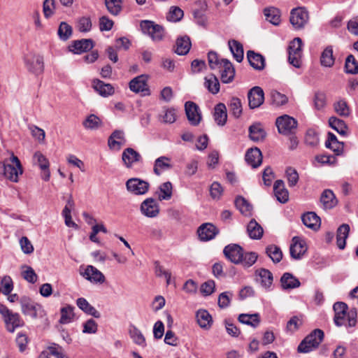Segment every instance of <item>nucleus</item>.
Masks as SVG:
<instances>
[{
  "instance_id": "nucleus-47",
  "label": "nucleus",
  "mask_w": 358,
  "mask_h": 358,
  "mask_svg": "<svg viewBox=\"0 0 358 358\" xmlns=\"http://www.w3.org/2000/svg\"><path fill=\"white\" fill-rule=\"evenodd\" d=\"M204 85L208 90L213 94L218 93L220 91V83L218 79L213 74L205 78Z\"/></svg>"
},
{
  "instance_id": "nucleus-18",
  "label": "nucleus",
  "mask_w": 358,
  "mask_h": 358,
  "mask_svg": "<svg viewBox=\"0 0 358 358\" xmlns=\"http://www.w3.org/2000/svg\"><path fill=\"white\" fill-rule=\"evenodd\" d=\"M86 280L93 283H103L105 281L103 274L96 267L88 265L84 271L80 272Z\"/></svg>"
},
{
  "instance_id": "nucleus-42",
  "label": "nucleus",
  "mask_w": 358,
  "mask_h": 358,
  "mask_svg": "<svg viewBox=\"0 0 358 358\" xmlns=\"http://www.w3.org/2000/svg\"><path fill=\"white\" fill-rule=\"evenodd\" d=\"M159 201L169 200L173 194V186L171 182L162 183L157 192Z\"/></svg>"
},
{
  "instance_id": "nucleus-61",
  "label": "nucleus",
  "mask_w": 358,
  "mask_h": 358,
  "mask_svg": "<svg viewBox=\"0 0 358 358\" xmlns=\"http://www.w3.org/2000/svg\"><path fill=\"white\" fill-rule=\"evenodd\" d=\"M92 21L90 17L83 16L78 20V29L80 32H88L92 29Z\"/></svg>"
},
{
  "instance_id": "nucleus-54",
  "label": "nucleus",
  "mask_w": 358,
  "mask_h": 358,
  "mask_svg": "<svg viewBox=\"0 0 358 358\" xmlns=\"http://www.w3.org/2000/svg\"><path fill=\"white\" fill-rule=\"evenodd\" d=\"M122 0H105V4L108 11L113 15H117L122 10Z\"/></svg>"
},
{
  "instance_id": "nucleus-3",
  "label": "nucleus",
  "mask_w": 358,
  "mask_h": 358,
  "mask_svg": "<svg viewBox=\"0 0 358 358\" xmlns=\"http://www.w3.org/2000/svg\"><path fill=\"white\" fill-rule=\"evenodd\" d=\"M0 314L9 332H14L17 328L24 326V322L20 315L10 310L6 306L0 304Z\"/></svg>"
},
{
  "instance_id": "nucleus-33",
  "label": "nucleus",
  "mask_w": 358,
  "mask_h": 358,
  "mask_svg": "<svg viewBox=\"0 0 358 358\" xmlns=\"http://www.w3.org/2000/svg\"><path fill=\"white\" fill-rule=\"evenodd\" d=\"M280 283L283 289H291L299 287L301 285L298 278L290 273H285L281 278Z\"/></svg>"
},
{
  "instance_id": "nucleus-52",
  "label": "nucleus",
  "mask_w": 358,
  "mask_h": 358,
  "mask_svg": "<svg viewBox=\"0 0 358 358\" xmlns=\"http://www.w3.org/2000/svg\"><path fill=\"white\" fill-rule=\"evenodd\" d=\"M101 124V120L94 114H91L87 116L85 121L83 122V125L85 129L91 130L98 129Z\"/></svg>"
},
{
  "instance_id": "nucleus-29",
  "label": "nucleus",
  "mask_w": 358,
  "mask_h": 358,
  "mask_svg": "<svg viewBox=\"0 0 358 358\" xmlns=\"http://www.w3.org/2000/svg\"><path fill=\"white\" fill-rule=\"evenodd\" d=\"M247 58L251 66L255 69L261 71L264 69L265 59L262 55L249 50L247 52Z\"/></svg>"
},
{
  "instance_id": "nucleus-2",
  "label": "nucleus",
  "mask_w": 358,
  "mask_h": 358,
  "mask_svg": "<svg viewBox=\"0 0 358 358\" xmlns=\"http://www.w3.org/2000/svg\"><path fill=\"white\" fill-rule=\"evenodd\" d=\"M324 338V332L321 329H316L308 335L299 345L298 352L308 353L317 348Z\"/></svg>"
},
{
  "instance_id": "nucleus-26",
  "label": "nucleus",
  "mask_w": 358,
  "mask_h": 358,
  "mask_svg": "<svg viewBox=\"0 0 358 358\" xmlns=\"http://www.w3.org/2000/svg\"><path fill=\"white\" fill-rule=\"evenodd\" d=\"M196 318L201 329H209L213 325V317L206 310H199L196 313Z\"/></svg>"
},
{
  "instance_id": "nucleus-62",
  "label": "nucleus",
  "mask_w": 358,
  "mask_h": 358,
  "mask_svg": "<svg viewBox=\"0 0 358 358\" xmlns=\"http://www.w3.org/2000/svg\"><path fill=\"white\" fill-rule=\"evenodd\" d=\"M288 185L289 187H294L299 181V174L296 170L292 167H288L285 171Z\"/></svg>"
},
{
  "instance_id": "nucleus-14",
  "label": "nucleus",
  "mask_w": 358,
  "mask_h": 358,
  "mask_svg": "<svg viewBox=\"0 0 358 358\" xmlns=\"http://www.w3.org/2000/svg\"><path fill=\"white\" fill-rule=\"evenodd\" d=\"M148 76L145 74L136 76L129 83L130 90L135 93H142L143 95L149 94L148 87Z\"/></svg>"
},
{
  "instance_id": "nucleus-5",
  "label": "nucleus",
  "mask_w": 358,
  "mask_h": 358,
  "mask_svg": "<svg viewBox=\"0 0 358 358\" xmlns=\"http://www.w3.org/2000/svg\"><path fill=\"white\" fill-rule=\"evenodd\" d=\"M308 20V13L304 8L299 7L291 10L289 21L295 29L303 28Z\"/></svg>"
},
{
  "instance_id": "nucleus-41",
  "label": "nucleus",
  "mask_w": 358,
  "mask_h": 358,
  "mask_svg": "<svg viewBox=\"0 0 358 358\" xmlns=\"http://www.w3.org/2000/svg\"><path fill=\"white\" fill-rule=\"evenodd\" d=\"M266 20L274 25H278L280 22V12L274 7L266 8L264 10Z\"/></svg>"
},
{
  "instance_id": "nucleus-8",
  "label": "nucleus",
  "mask_w": 358,
  "mask_h": 358,
  "mask_svg": "<svg viewBox=\"0 0 358 358\" xmlns=\"http://www.w3.org/2000/svg\"><path fill=\"white\" fill-rule=\"evenodd\" d=\"M275 124L279 133L288 135L296 129L297 122L294 118L284 115L276 119Z\"/></svg>"
},
{
  "instance_id": "nucleus-10",
  "label": "nucleus",
  "mask_w": 358,
  "mask_h": 358,
  "mask_svg": "<svg viewBox=\"0 0 358 358\" xmlns=\"http://www.w3.org/2000/svg\"><path fill=\"white\" fill-rule=\"evenodd\" d=\"M185 110L189 123L193 126L198 125L201 120V114L199 106L192 101H187L185 104Z\"/></svg>"
},
{
  "instance_id": "nucleus-44",
  "label": "nucleus",
  "mask_w": 358,
  "mask_h": 358,
  "mask_svg": "<svg viewBox=\"0 0 358 358\" xmlns=\"http://www.w3.org/2000/svg\"><path fill=\"white\" fill-rule=\"evenodd\" d=\"M129 334L133 341L140 345L145 346V338L141 331L134 324L129 327Z\"/></svg>"
},
{
  "instance_id": "nucleus-36",
  "label": "nucleus",
  "mask_w": 358,
  "mask_h": 358,
  "mask_svg": "<svg viewBox=\"0 0 358 358\" xmlns=\"http://www.w3.org/2000/svg\"><path fill=\"white\" fill-rule=\"evenodd\" d=\"M191 48V41L188 36H182L177 39L175 52L179 55L187 54Z\"/></svg>"
},
{
  "instance_id": "nucleus-51",
  "label": "nucleus",
  "mask_w": 358,
  "mask_h": 358,
  "mask_svg": "<svg viewBox=\"0 0 358 358\" xmlns=\"http://www.w3.org/2000/svg\"><path fill=\"white\" fill-rule=\"evenodd\" d=\"M229 111L236 118H238L242 114V104L238 98L233 97L229 103Z\"/></svg>"
},
{
  "instance_id": "nucleus-31",
  "label": "nucleus",
  "mask_w": 358,
  "mask_h": 358,
  "mask_svg": "<svg viewBox=\"0 0 358 358\" xmlns=\"http://www.w3.org/2000/svg\"><path fill=\"white\" fill-rule=\"evenodd\" d=\"M247 233L250 238L259 240L263 236L264 229L255 219H252L247 225Z\"/></svg>"
},
{
  "instance_id": "nucleus-46",
  "label": "nucleus",
  "mask_w": 358,
  "mask_h": 358,
  "mask_svg": "<svg viewBox=\"0 0 358 358\" xmlns=\"http://www.w3.org/2000/svg\"><path fill=\"white\" fill-rule=\"evenodd\" d=\"M235 205L243 215H251L252 206L245 198L238 196L235 200Z\"/></svg>"
},
{
  "instance_id": "nucleus-30",
  "label": "nucleus",
  "mask_w": 358,
  "mask_h": 358,
  "mask_svg": "<svg viewBox=\"0 0 358 358\" xmlns=\"http://www.w3.org/2000/svg\"><path fill=\"white\" fill-rule=\"evenodd\" d=\"M320 201L324 209H331L338 203V200L335 194L330 189L323 191L320 197Z\"/></svg>"
},
{
  "instance_id": "nucleus-53",
  "label": "nucleus",
  "mask_w": 358,
  "mask_h": 358,
  "mask_svg": "<svg viewBox=\"0 0 358 358\" xmlns=\"http://www.w3.org/2000/svg\"><path fill=\"white\" fill-rule=\"evenodd\" d=\"M21 269L22 276L27 282L34 284L37 281L38 275L31 266L23 265L22 266Z\"/></svg>"
},
{
  "instance_id": "nucleus-11",
  "label": "nucleus",
  "mask_w": 358,
  "mask_h": 358,
  "mask_svg": "<svg viewBox=\"0 0 358 358\" xmlns=\"http://www.w3.org/2000/svg\"><path fill=\"white\" fill-rule=\"evenodd\" d=\"M224 256L234 264H240L243 259V249L238 244H229L224 247Z\"/></svg>"
},
{
  "instance_id": "nucleus-19",
  "label": "nucleus",
  "mask_w": 358,
  "mask_h": 358,
  "mask_svg": "<svg viewBox=\"0 0 358 358\" xmlns=\"http://www.w3.org/2000/svg\"><path fill=\"white\" fill-rule=\"evenodd\" d=\"M122 159L127 168H131L135 163L142 162V157L134 149L127 148L124 150L122 154Z\"/></svg>"
},
{
  "instance_id": "nucleus-27",
  "label": "nucleus",
  "mask_w": 358,
  "mask_h": 358,
  "mask_svg": "<svg viewBox=\"0 0 358 358\" xmlns=\"http://www.w3.org/2000/svg\"><path fill=\"white\" fill-rule=\"evenodd\" d=\"M92 87L101 96L106 97L113 95L115 92L114 88L110 84L105 83L99 79L93 80Z\"/></svg>"
},
{
  "instance_id": "nucleus-55",
  "label": "nucleus",
  "mask_w": 358,
  "mask_h": 358,
  "mask_svg": "<svg viewBox=\"0 0 358 358\" xmlns=\"http://www.w3.org/2000/svg\"><path fill=\"white\" fill-rule=\"evenodd\" d=\"M345 68L347 73H358V62L353 55H350L347 57L345 59Z\"/></svg>"
},
{
  "instance_id": "nucleus-60",
  "label": "nucleus",
  "mask_w": 358,
  "mask_h": 358,
  "mask_svg": "<svg viewBox=\"0 0 358 358\" xmlns=\"http://www.w3.org/2000/svg\"><path fill=\"white\" fill-rule=\"evenodd\" d=\"M258 255L255 252L243 253V259L241 263L244 267L248 268L252 266L257 261Z\"/></svg>"
},
{
  "instance_id": "nucleus-22",
  "label": "nucleus",
  "mask_w": 358,
  "mask_h": 358,
  "mask_svg": "<svg viewBox=\"0 0 358 358\" xmlns=\"http://www.w3.org/2000/svg\"><path fill=\"white\" fill-rule=\"evenodd\" d=\"M245 159L248 164L255 169L262 162V155L257 148H250L245 153Z\"/></svg>"
},
{
  "instance_id": "nucleus-20",
  "label": "nucleus",
  "mask_w": 358,
  "mask_h": 358,
  "mask_svg": "<svg viewBox=\"0 0 358 358\" xmlns=\"http://www.w3.org/2000/svg\"><path fill=\"white\" fill-rule=\"evenodd\" d=\"M346 317H348V327H355L357 323V312L355 309H352L345 313L335 314L334 318L335 324L338 327L344 325L343 318Z\"/></svg>"
},
{
  "instance_id": "nucleus-28",
  "label": "nucleus",
  "mask_w": 358,
  "mask_h": 358,
  "mask_svg": "<svg viewBox=\"0 0 358 358\" xmlns=\"http://www.w3.org/2000/svg\"><path fill=\"white\" fill-rule=\"evenodd\" d=\"M125 141L124 132L121 130H115L108 138V144L110 149L120 150Z\"/></svg>"
},
{
  "instance_id": "nucleus-50",
  "label": "nucleus",
  "mask_w": 358,
  "mask_h": 358,
  "mask_svg": "<svg viewBox=\"0 0 358 358\" xmlns=\"http://www.w3.org/2000/svg\"><path fill=\"white\" fill-rule=\"evenodd\" d=\"M321 64L326 67H331L334 64L333 56V50L331 47H327L322 53L320 58Z\"/></svg>"
},
{
  "instance_id": "nucleus-9",
  "label": "nucleus",
  "mask_w": 358,
  "mask_h": 358,
  "mask_svg": "<svg viewBox=\"0 0 358 358\" xmlns=\"http://www.w3.org/2000/svg\"><path fill=\"white\" fill-rule=\"evenodd\" d=\"M302 41L300 38H295L289 46V62L294 66H300V58L301 56Z\"/></svg>"
},
{
  "instance_id": "nucleus-43",
  "label": "nucleus",
  "mask_w": 358,
  "mask_h": 358,
  "mask_svg": "<svg viewBox=\"0 0 358 358\" xmlns=\"http://www.w3.org/2000/svg\"><path fill=\"white\" fill-rule=\"evenodd\" d=\"M238 321L241 323L250 325L252 327H257L260 323L259 315L255 314H241L238 316Z\"/></svg>"
},
{
  "instance_id": "nucleus-63",
  "label": "nucleus",
  "mask_w": 358,
  "mask_h": 358,
  "mask_svg": "<svg viewBox=\"0 0 358 358\" xmlns=\"http://www.w3.org/2000/svg\"><path fill=\"white\" fill-rule=\"evenodd\" d=\"M55 0H44L43 3V12L45 17H50L55 12L56 8Z\"/></svg>"
},
{
  "instance_id": "nucleus-58",
  "label": "nucleus",
  "mask_w": 358,
  "mask_h": 358,
  "mask_svg": "<svg viewBox=\"0 0 358 358\" xmlns=\"http://www.w3.org/2000/svg\"><path fill=\"white\" fill-rule=\"evenodd\" d=\"M334 109L341 116L348 117L350 113V108L346 101L342 99L334 103Z\"/></svg>"
},
{
  "instance_id": "nucleus-40",
  "label": "nucleus",
  "mask_w": 358,
  "mask_h": 358,
  "mask_svg": "<svg viewBox=\"0 0 358 358\" xmlns=\"http://www.w3.org/2000/svg\"><path fill=\"white\" fill-rule=\"evenodd\" d=\"M231 52L234 59L241 62L243 59V45L236 40H231L228 42Z\"/></svg>"
},
{
  "instance_id": "nucleus-38",
  "label": "nucleus",
  "mask_w": 358,
  "mask_h": 358,
  "mask_svg": "<svg viewBox=\"0 0 358 358\" xmlns=\"http://www.w3.org/2000/svg\"><path fill=\"white\" fill-rule=\"evenodd\" d=\"M325 145L327 148L332 150L337 155L342 153L343 150V143L338 141L336 136L330 132L328 134Z\"/></svg>"
},
{
  "instance_id": "nucleus-16",
  "label": "nucleus",
  "mask_w": 358,
  "mask_h": 358,
  "mask_svg": "<svg viewBox=\"0 0 358 358\" xmlns=\"http://www.w3.org/2000/svg\"><path fill=\"white\" fill-rule=\"evenodd\" d=\"M201 241H208L213 239L219 233V229L213 224L207 222L202 224L197 230Z\"/></svg>"
},
{
  "instance_id": "nucleus-48",
  "label": "nucleus",
  "mask_w": 358,
  "mask_h": 358,
  "mask_svg": "<svg viewBox=\"0 0 358 358\" xmlns=\"http://www.w3.org/2000/svg\"><path fill=\"white\" fill-rule=\"evenodd\" d=\"M73 310L74 308L71 306H66L62 308L60 310L61 317L59 319V323L64 324L71 322L74 317Z\"/></svg>"
},
{
  "instance_id": "nucleus-17",
  "label": "nucleus",
  "mask_w": 358,
  "mask_h": 358,
  "mask_svg": "<svg viewBox=\"0 0 358 358\" xmlns=\"http://www.w3.org/2000/svg\"><path fill=\"white\" fill-rule=\"evenodd\" d=\"M221 80L224 83L232 82L235 76V69L233 64L227 59H222L220 62Z\"/></svg>"
},
{
  "instance_id": "nucleus-39",
  "label": "nucleus",
  "mask_w": 358,
  "mask_h": 358,
  "mask_svg": "<svg viewBox=\"0 0 358 358\" xmlns=\"http://www.w3.org/2000/svg\"><path fill=\"white\" fill-rule=\"evenodd\" d=\"M249 136L253 141H259L265 138L266 132L261 124L257 123L249 127Z\"/></svg>"
},
{
  "instance_id": "nucleus-21",
  "label": "nucleus",
  "mask_w": 358,
  "mask_h": 358,
  "mask_svg": "<svg viewBox=\"0 0 358 358\" xmlns=\"http://www.w3.org/2000/svg\"><path fill=\"white\" fill-rule=\"evenodd\" d=\"M94 47V42L92 39H81L75 41L69 46V50L75 54H81L92 49Z\"/></svg>"
},
{
  "instance_id": "nucleus-1",
  "label": "nucleus",
  "mask_w": 358,
  "mask_h": 358,
  "mask_svg": "<svg viewBox=\"0 0 358 358\" xmlns=\"http://www.w3.org/2000/svg\"><path fill=\"white\" fill-rule=\"evenodd\" d=\"M11 164H8L6 161L0 162V178H5L13 182H17L19 176L23 173V169L20 159L13 155L10 158Z\"/></svg>"
},
{
  "instance_id": "nucleus-15",
  "label": "nucleus",
  "mask_w": 358,
  "mask_h": 358,
  "mask_svg": "<svg viewBox=\"0 0 358 358\" xmlns=\"http://www.w3.org/2000/svg\"><path fill=\"white\" fill-rule=\"evenodd\" d=\"M141 213L148 217H155L159 213V206L152 198H148L141 204Z\"/></svg>"
},
{
  "instance_id": "nucleus-7",
  "label": "nucleus",
  "mask_w": 358,
  "mask_h": 358,
  "mask_svg": "<svg viewBox=\"0 0 358 358\" xmlns=\"http://www.w3.org/2000/svg\"><path fill=\"white\" fill-rule=\"evenodd\" d=\"M126 187L128 192L134 195H143L148 192L150 184L138 178H132L126 182Z\"/></svg>"
},
{
  "instance_id": "nucleus-32",
  "label": "nucleus",
  "mask_w": 358,
  "mask_h": 358,
  "mask_svg": "<svg viewBox=\"0 0 358 358\" xmlns=\"http://www.w3.org/2000/svg\"><path fill=\"white\" fill-rule=\"evenodd\" d=\"M302 222L307 227L316 230L320 226V218L314 212H308L301 217Z\"/></svg>"
},
{
  "instance_id": "nucleus-34",
  "label": "nucleus",
  "mask_w": 358,
  "mask_h": 358,
  "mask_svg": "<svg viewBox=\"0 0 358 358\" xmlns=\"http://www.w3.org/2000/svg\"><path fill=\"white\" fill-rule=\"evenodd\" d=\"M214 119L215 122L220 126H224L227 120V113L226 106L220 103L215 106Z\"/></svg>"
},
{
  "instance_id": "nucleus-4",
  "label": "nucleus",
  "mask_w": 358,
  "mask_h": 358,
  "mask_svg": "<svg viewBox=\"0 0 358 358\" xmlns=\"http://www.w3.org/2000/svg\"><path fill=\"white\" fill-rule=\"evenodd\" d=\"M21 310L24 315L32 318L43 317L45 313L42 306L24 297L20 301Z\"/></svg>"
},
{
  "instance_id": "nucleus-13",
  "label": "nucleus",
  "mask_w": 358,
  "mask_h": 358,
  "mask_svg": "<svg viewBox=\"0 0 358 358\" xmlns=\"http://www.w3.org/2000/svg\"><path fill=\"white\" fill-rule=\"evenodd\" d=\"M248 104L251 109L259 108L264 101V93L260 87H254L248 93Z\"/></svg>"
},
{
  "instance_id": "nucleus-56",
  "label": "nucleus",
  "mask_w": 358,
  "mask_h": 358,
  "mask_svg": "<svg viewBox=\"0 0 358 358\" xmlns=\"http://www.w3.org/2000/svg\"><path fill=\"white\" fill-rule=\"evenodd\" d=\"M271 99L272 104L280 106L287 103L288 99L287 97L283 94L280 93L276 90H273L271 92Z\"/></svg>"
},
{
  "instance_id": "nucleus-35",
  "label": "nucleus",
  "mask_w": 358,
  "mask_h": 358,
  "mask_svg": "<svg viewBox=\"0 0 358 358\" xmlns=\"http://www.w3.org/2000/svg\"><path fill=\"white\" fill-rule=\"evenodd\" d=\"M76 304L86 314L92 315L95 318L101 317L100 313L94 306L90 305L85 298H78L76 301Z\"/></svg>"
},
{
  "instance_id": "nucleus-12",
  "label": "nucleus",
  "mask_w": 358,
  "mask_h": 358,
  "mask_svg": "<svg viewBox=\"0 0 358 358\" xmlns=\"http://www.w3.org/2000/svg\"><path fill=\"white\" fill-rule=\"evenodd\" d=\"M307 251V245L304 240L294 236L292 240L289 248L290 255L293 259H300Z\"/></svg>"
},
{
  "instance_id": "nucleus-49",
  "label": "nucleus",
  "mask_w": 358,
  "mask_h": 358,
  "mask_svg": "<svg viewBox=\"0 0 358 358\" xmlns=\"http://www.w3.org/2000/svg\"><path fill=\"white\" fill-rule=\"evenodd\" d=\"M329 124L333 129L336 130L340 134H346L347 126L343 120L336 117H331L329 119Z\"/></svg>"
},
{
  "instance_id": "nucleus-64",
  "label": "nucleus",
  "mask_w": 358,
  "mask_h": 358,
  "mask_svg": "<svg viewBox=\"0 0 358 358\" xmlns=\"http://www.w3.org/2000/svg\"><path fill=\"white\" fill-rule=\"evenodd\" d=\"M34 162L37 164L41 169L49 168L48 159L39 151H37L34 155Z\"/></svg>"
},
{
  "instance_id": "nucleus-25",
  "label": "nucleus",
  "mask_w": 358,
  "mask_h": 358,
  "mask_svg": "<svg viewBox=\"0 0 358 358\" xmlns=\"http://www.w3.org/2000/svg\"><path fill=\"white\" fill-rule=\"evenodd\" d=\"M255 274L259 277L257 280L261 285L266 289H270L273 280L272 273L268 269L260 268L256 271Z\"/></svg>"
},
{
  "instance_id": "nucleus-23",
  "label": "nucleus",
  "mask_w": 358,
  "mask_h": 358,
  "mask_svg": "<svg viewBox=\"0 0 358 358\" xmlns=\"http://www.w3.org/2000/svg\"><path fill=\"white\" fill-rule=\"evenodd\" d=\"M171 159L166 156H161L157 158L154 163L153 172L157 176H160L164 171L172 169Z\"/></svg>"
},
{
  "instance_id": "nucleus-37",
  "label": "nucleus",
  "mask_w": 358,
  "mask_h": 358,
  "mask_svg": "<svg viewBox=\"0 0 358 358\" xmlns=\"http://www.w3.org/2000/svg\"><path fill=\"white\" fill-rule=\"evenodd\" d=\"M350 231V226L347 224H343L337 230L336 244L339 249L343 250L345 247L346 238Z\"/></svg>"
},
{
  "instance_id": "nucleus-45",
  "label": "nucleus",
  "mask_w": 358,
  "mask_h": 358,
  "mask_svg": "<svg viewBox=\"0 0 358 358\" xmlns=\"http://www.w3.org/2000/svg\"><path fill=\"white\" fill-rule=\"evenodd\" d=\"M266 253L273 263H279L282 259V252L275 245H269L266 248Z\"/></svg>"
},
{
  "instance_id": "nucleus-6",
  "label": "nucleus",
  "mask_w": 358,
  "mask_h": 358,
  "mask_svg": "<svg viewBox=\"0 0 358 358\" xmlns=\"http://www.w3.org/2000/svg\"><path fill=\"white\" fill-rule=\"evenodd\" d=\"M24 63L28 71L35 75L42 74L44 71L43 57L41 55H27Z\"/></svg>"
},
{
  "instance_id": "nucleus-57",
  "label": "nucleus",
  "mask_w": 358,
  "mask_h": 358,
  "mask_svg": "<svg viewBox=\"0 0 358 358\" xmlns=\"http://www.w3.org/2000/svg\"><path fill=\"white\" fill-rule=\"evenodd\" d=\"M72 34V27L65 22L60 23L58 29V35L60 39L67 40Z\"/></svg>"
},
{
  "instance_id": "nucleus-59",
  "label": "nucleus",
  "mask_w": 358,
  "mask_h": 358,
  "mask_svg": "<svg viewBox=\"0 0 358 358\" xmlns=\"http://www.w3.org/2000/svg\"><path fill=\"white\" fill-rule=\"evenodd\" d=\"M183 11L179 7L173 6L167 14L166 19L171 22H178L183 17Z\"/></svg>"
},
{
  "instance_id": "nucleus-24",
  "label": "nucleus",
  "mask_w": 358,
  "mask_h": 358,
  "mask_svg": "<svg viewBox=\"0 0 358 358\" xmlns=\"http://www.w3.org/2000/svg\"><path fill=\"white\" fill-rule=\"evenodd\" d=\"M273 192L277 200L285 203L289 200V192L282 180H277L273 185Z\"/></svg>"
}]
</instances>
